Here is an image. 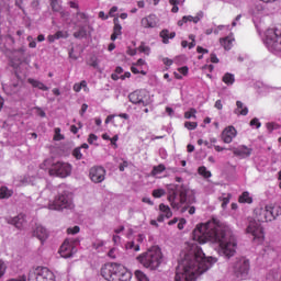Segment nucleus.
<instances>
[{
	"label": "nucleus",
	"mask_w": 281,
	"mask_h": 281,
	"mask_svg": "<svg viewBox=\"0 0 281 281\" xmlns=\"http://www.w3.org/2000/svg\"><path fill=\"white\" fill-rule=\"evenodd\" d=\"M217 260L214 257H205V252L198 244H188L180 252L175 280L196 281V278L210 271Z\"/></svg>",
	"instance_id": "nucleus-1"
},
{
	"label": "nucleus",
	"mask_w": 281,
	"mask_h": 281,
	"mask_svg": "<svg viewBox=\"0 0 281 281\" xmlns=\"http://www.w3.org/2000/svg\"><path fill=\"white\" fill-rule=\"evenodd\" d=\"M192 238L200 245H205L207 241L218 243L220 256H224L227 260L236 254V237L232 233V228L218 224L216 220L199 224L192 232Z\"/></svg>",
	"instance_id": "nucleus-2"
},
{
	"label": "nucleus",
	"mask_w": 281,
	"mask_h": 281,
	"mask_svg": "<svg viewBox=\"0 0 281 281\" xmlns=\"http://www.w3.org/2000/svg\"><path fill=\"white\" fill-rule=\"evenodd\" d=\"M256 214L259 212L258 222L256 220L250 221L246 232L252 234V240L256 245H262L265 243V228L261 223H268V221H276L278 216H281L280 205H267L265 209L255 210Z\"/></svg>",
	"instance_id": "nucleus-3"
},
{
	"label": "nucleus",
	"mask_w": 281,
	"mask_h": 281,
	"mask_svg": "<svg viewBox=\"0 0 281 281\" xmlns=\"http://www.w3.org/2000/svg\"><path fill=\"white\" fill-rule=\"evenodd\" d=\"M170 193L168 201L173 210H181V213L188 212L190 205L196 203V192L188 184H169ZM181 205H184L181 209Z\"/></svg>",
	"instance_id": "nucleus-4"
},
{
	"label": "nucleus",
	"mask_w": 281,
	"mask_h": 281,
	"mask_svg": "<svg viewBox=\"0 0 281 281\" xmlns=\"http://www.w3.org/2000/svg\"><path fill=\"white\" fill-rule=\"evenodd\" d=\"M101 276L108 281H131L133 273L124 266L115 262H108L101 268Z\"/></svg>",
	"instance_id": "nucleus-5"
},
{
	"label": "nucleus",
	"mask_w": 281,
	"mask_h": 281,
	"mask_svg": "<svg viewBox=\"0 0 281 281\" xmlns=\"http://www.w3.org/2000/svg\"><path fill=\"white\" fill-rule=\"evenodd\" d=\"M137 260L147 269L155 271L156 269H159V265L164 262V254H161V248H159V246H153L146 252L138 256Z\"/></svg>",
	"instance_id": "nucleus-6"
},
{
	"label": "nucleus",
	"mask_w": 281,
	"mask_h": 281,
	"mask_svg": "<svg viewBox=\"0 0 281 281\" xmlns=\"http://www.w3.org/2000/svg\"><path fill=\"white\" fill-rule=\"evenodd\" d=\"M47 166H52L48 169V175L50 177H59L60 179H67V177L71 176L72 167L68 162H56L54 164L52 159H46L42 165H40V168L42 170H45Z\"/></svg>",
	"instance_id": "nucleus-7"
},
{
	"label": "nucleus",
	"mask_w": 281,
	"mask_h": 281,
	"mask_svg": "<svg viewBox=\"0 0 281 281\" xmlns=\"http://www.w3.org/2000/svg\"><path fill=\"white\" fill-rule=\"evenodd\" d=\"M49 210H71L74 207V194L69 191H63L59 193L52 204H49Z\"/></svg>",
	"instance_id": "nucleus-8"
},
{
	"label": "nucleus",
	"mask_w": 281,
	"mask_h": 281,
	"mask_svg": "<svg viewBox=\"0 0 281 281\" xmlns=\"http://www.w3.org/2000/svg\"><path fill=\"white\" fill-rule=\"evenodd\" d=\"M263 43L268 47L269 52H281V31L278 29L267 30Z\"/></svg>",
	"instance_id": "nucleus-9"
},
{
	"label": "nucleus",
	"mask_w": 281,
	"mask_h": 281,
	"mask_svg": "<svg viewBox=\"0 0 281 281\" xmlns=\"http://www.w3.org/2000/svg\"><path fill=\"white\" fill-rule=\"evenodd\" d=\"M27 281H56V276L47 268H37L29 272Z\"/></svg>",
	"instance_id": "nucleus-10"
},
{
	"label": "nucleus",
	"mask_w": 281,
	"mask_h": 281,
	"mask_svg": "<svg viewBox=\"0 0 281 281\" xmlns=\"http://www.w3.org/2000/svg\"><path fill=\"white\" fill-rule=\"evenodd\" d=\"M249 259L240 258L237 259L233 266V272L237 280H247L249 276Z\"/></svg>",
	"instance_id": "nucleus-11"
},
{
	"label": "nucleus",
	"mask_w": 281,
	"mask_h": 281,
	"mask_svg": "<svg viewBox=\"0 0 281 281\" xmlns=\"http://www.w3.org/2000/svg\"><path fill=\"white\" fill-rule=\"evenodd\" d=\"M128 100L132 104H142L148 106L153 101L150 100V93L146 90H136L128 94Z\"/></svg>",
	"instance_id": "nucleus-12"
},
{
	"label": "nucleus",
	"mask_w": 281,
	"mask_h": 281,
	"mask_svg": "<svg viewBox=\"0 0 281 281\" xmlns=\"http://www.w3.org/2000/svg\"><path fill=\"white\" fill-rule=\"evenodd\" d=\"M106 176V170L103 167H92L90 169V179L93 183H102Z\"/></svg>",
	"instance_id": "nucleus-13"
},
{
	"label": "nucleus",
	"mask_w": 281,
	"mask_h": 281,
	"mask_svg": "<svg viewBox=\"0 0 281 281\" xmlns=\"http://www.w3.org/2000/svg\"><path fill=\"white\" fill-rule=\"evenodd\" d=\"M77 252L78 248L76 246H71V244H69V240L66 239L59 248V254L61 258H71Z\"/></svg>",
	"instance_id": "nucleus-14"
},
{
	"label": "nucleus",
	"mask_w": 281,
	"mask_h": 281,
	"mask_svg": "<svg viewBox=\"0 0 281 281\" xmlns=\"http://www.w3.org/2000/svg\"><path fill=\"white\" fill-rule=\"evenodd\" d=\"M236 137V128L234 126H228L222 132V139L224 144H232V139Z\"/></svg>",
	"instance_id": "nucleus-15"
},
{
	"label": "nucleus",
	"mask_w": 281,
	"mask_h": 281,
	"mask_svg": "<svg viewBox=\"0 0 281 281\" xmlns=\"http://www.w3.org/2000/svg\"><path fill=\"white\" fill-rule=\"evenodd\" d=\"M33 236L38 238L41 243H45L47 238H49V232H47V228H45L42 225L36 226V228L33 231Z\"/></svg>",
	"instance_id": "nucleus-16"
},
{
	"label": "nucleus",
	"mask_w": 281,
	"mask_h": 281,
	"mask_svg": "<svg viewBox=\"0 0 281 281\" xmlns=\"http://www.w3.org/2000/svg\"><path fill=\"white\" fill-rule=\"evenodd\" d=\"M249 14H251V16H254V19H260L265 14V4L255 3L249 9Z\"/></svg>",
	"instance_id": "nucleus-17"
},
{
	"label": "nucleus",
	"mask_w": 281,
	"mask_h": 281,
	"mask_svg": "<svg viewBox=\"0 0 281 281\" xmlns=\"http://www.w3.org/2000/svg\"><path fill=\"white\" fill-rule=\"evenodd\" d=\"M10 225H14V227H16V229H23V226L25 225V215L20 214L15 217H12L9 221Z\"/></svg>",
	"instance_id": "nucleus-18"
},
{
	"label": "nucleus",
	"mask_w": 281,
	"mask_h": 281,
	"mask_svg": "<svg viewBox=\"0 0 281 281\" xmlns=\"http://www.w3.org/2000/svg\"><path fill=\"white\" fill-rule=\"evenodd\" d=\"M160 38H162V43L165 45H168V43H170V38H175V36H177L176 32H171L168 29L162 30L159 33Z\"/></svg>",
	"instance_id": "nucleus-19"
},
{
	"label": "nucleus",
	"mask_w": 281,
	"mask_h": 281,
	"mask_svg": "<svg viewBox=\"0 0 281 281\" xmlns=\"http://www.w3.org/2000/svg\"><path fill=\"white\" fill-rule=\"evenodd\" d=\"M251 150L252 149L247 146H241L234 150V155L237 157H249V155H251Z\"/></svg>",
	"instance_id": "nucleus-20"
},
{
	"label": "nucleus",
	"mask_w": 281,
	"mask_h": 281,
	"mask_svg": "<svg viewBox=\"0 0 281 281\" xmlns=\"http://www.w3.org/2000/svg\"><path fill=\"white\" fill-rule=\"evenodd\" d=\"M236 106L237 109L234 110L235 115H247L249 113V109L245 106L243 101H237Z\"/></svg>",
	"instance_id": "nucleus-21"
},
{
	"label": "nucleus",
	"mask_w": 281,
	"mask_h": 281,
	"mask_svg": "<svg viewBox=\"0 0 281 281\" xmlns=\"http://www.w3.org/2000/svg\"><path fill=\"white\" fill-rule=\"evenodd\" d=\"M27 82H29V85H32V87H34V89H40L41 91H49V88L47 86H45L43 82H41L36 79L29 78Z\"/></svg>",
	"instance_id": "nucleus-22"
},
{
	"label": "nucleus",
	"mask_w": 281,
	"mask_h": 281,
	"mask_svg": "<svg viewBox=\"0 0 281 281\" xmlns=\"http://www.w3.org/2000/svg\"><path fill=\"white\" fill-rule=\"evenodd\" d=\"M143 27H157V21H155V15H149L148 18H144L140 21Z\"/></svg>",
	"instance_id": "nucleus-23"
},
{
	"label": "nucleus",
	"mask_w": 281,
	"mask_h": 281,
	"mask_svg": "<svg viewBox=\"0 0 281 281\" xmlns=\"http://www.w3.org/2000/svg\"><path fill=\"white\" fill-rule=\"evenodd\" d=\"M14 194V191L8 189V187L0 188V199H10Z\"/></svg>",
	"instance_id": "nucleus-24"
},
{
	"label": "nucleus",
	"mask_w": 281,
	"mask_h": 281,
	"mask_svg": "<svg viewBox=\"0 0 281 281\" xmlns=\"http://www.w3.org/2000/svg\"><path fill=\"white\" fill-rule=\"evenodd\" d=\"M159 210L165 214L166 218H172V211L170 210V206L161 203L159 205Z\"/></svg>",
	"instance_id": "nucleus-25"
},
{
	"label": "nucleus",
	"mask_w": 281,
	"mask_h": 281,
	"mask_svg": "<svg viewBox=\"0 0 281 281\" xmlns=\"http://www.w3.org/2000/svg\"><path fill=\"white\" fill-rule=\"evenodd\" d=\"M75 38H87V27L80 26L77 32L74 33Z\"/></svg>",
	"instance_id": "nucleus-26"
},
{
	"label": "nucleus",
	"mask_w": 281,
	"mask_h": 281,
	"mask_svg": "<svg viewBox=\"0 0 281 281\" xmlns=\"http://www.w3.org/2000/svg\"><path fill=\"white\" fill-rule=\"evenodd\" d=\"M220 44L226 52H229L232 49V40L229 37L220 38Z\"/></svg>",
	"instance_id": "nucleus-27"
},
{
	"label": "nucleus",
	"mask_w": 281,
	"mask_h": 281,
	"mask_svg": "<svg viewBox=\"0 0 281 281\" xmlns=\"http://www.w3.org/2000/svg\"><path fill=\"white\" fill-rule=\"evenodd\" d=\"M114 27H113V33L122 36V25L120 24V19L119 18H114Z\"/></svg>",
	"instance_id": "nucleus-28"
},
{
	"label": "nucleus",
	"mask_w": 281,
	"mask_h": 281,
	"mask_svg": "<svg viewBox=\"0 0 281 281\" xmlns=\"http://www.w3.org/2000/svg\"><path fill=\"white\" fill-rule=\"evenodd\" d=\"M223 82H225V85H233L234 82H236V79L234 78V75L226 72L223 78H222Z\"/></svg>",
	"instance_id": "nucleus-29"
},
{
	"label": "nucleus",
	"mask_w": 281,
	"mask_h": 281,
	"mask_svg": "<svg viewBox=\"0 0 281 281\" xmlns=\"http://www.w3.org/2000/svg\"><path fill=\"white\" fill-rule=\"evenodd\" d=\"M239 203H254V199H251V196H249V192L245 191L239 196Z\"/></svg>",
	"instance_id": "nucleus-30"
},
{
	"label": "nucleus",
	"mask_w": 281,
	"mask_h": 281,
	"mask_svg": "<svg viewBox=\"0 0 281 281\" xmlns=\"http://www.w3.org/2000/svg\"><path fill=\"white\" fill-rule=\"evenodd\" d=\"M198 172L199 175L204 177V179H210V177H212V172L207 171V168H205V166L199 167Z\"/></svg>",
	"instance_id": "nucleus-31"
},
{
	"label": "nucleus",
	"mask_w": 281,
	"mask_h": 281,
	"mask_svg": "<svg viewBox=\"0 0 281 281\" xmlns=\"http://www.w3.org/2000/svg\"><path fill=\"white\" fill-rule=\"evenodd\" d=\"M164 170H166L165 165L155 166L151 170V175H153V177H155L156 175H161V172H164Z\"/></svg>",
	"instance_id": "nucleus-32"
},
{
	"label": "nucleus",
	"mask_w": 281,
	"mask_h": 281,
	"mask_svg": "<svg viewBox=\"0 0 281 281\" xmlns=\"http://www.w3.org/2000/svg\"><path fill=\"white\" fill-rule=\"evenodd\" d=\"M135 278L138 280V281H150L148 279V277L140 270H136L135 271Z\"/></svg>",
	"instance_id": "nucleus-33"
},
{
	"label": "nucleus",
	"mask_w": 281,
	"mask_h": 281,
	"mask_svg": "<svg viewBox=\"0 0 281 281\" xmlns=\"http://www.w3.org/2000/svg\"><path fill=\"white\" fill-rule=\"evenodd\" d=\"M50 8L53 12H60V10H63V7L60 3H58V0H50Z\"/></svg>",
	"instance_id": "nucleus-34"
},
{
	"label": "nucleus",
	"mask_w": 281,
	"mask_h": 281,
	"mask_svg": "<svg viewBox=\"0 0 281 281\" xmlns=\"http://www.w3.org/2000/svg\"><path fill=\"white\" fill-rule=\"evenodd\" d=\"M82 147H76L74 150H72V157H75V159L77 160H80L82 159Z\"/></svg>",
	"instance_id": "nucleus-35"
},
{
	"label": "nucleus",
	"mask_w": 281,
	"mask_h": 281,
	"mask_svg": "<svg viewBox=\"0 0 281 281\" xmlns=\"http://www.w3.org/2000/svg\"><path fill=\"white\" fill-rule=\"evenodd\" d=\"M166 194V190L164 189H156L153 191V196H155V199H161V196H164Z\"/></svg>",
	"instance_id": "nucleus-36"
},
{
	"label": "nucleus",
	"mask_w": 281,
	"mask_h": 281,
	"mask_svg": "<svg viewBox=\"0 0 281 281\" xmlns=\"http://www.w3.org/2000/svg\"><path fill=\"white\" fill-rule=\"evenodd\" d=\"M55 37L57 38V41L59 38H69V33H67V31H57L55 33Z\"/></svg>",
	"instance_id": "nucleus-37"
},
{
	"label": "nucleus",
	"mask_w": 281,
	"mask_h": 281,
	"mask_svg": "<svg viewBox=\"0 0 281 281\" xmlns=\"http://www.w3.org/2000/svg\"><path fill=\"white\" fill-rule=\"evenodd\" d=\"M186 120H190V117H196V109L191 108L188 112L184 113Z\"/></svg>",
	"instance_id": "nucleus-38"
},
{
	"label": "nucleus",
	"mask_w": 281,
	"mask_h": 281,
	"mask_svg": "<svg viewBox=\"0 0 281 281\" xmlns=\"http://www.w3.org/2000/svg\"><path fill=\"white\" fill-rule=\"evenodd\" d=\"M267 128L269 133H273V131H278V128H280V125L277 123H267Z\"/></svg>",
	"instance_id": "nucleus-39"
},
{
	"label": "nucleus",
	"mask_w": 281,
	"mask_h": 281,
	"mask_svg": "<svg viewBox=\"0 0 281 281\" xmlns=\"http://www.w3.org/2000/svg\"><path fill=\"white\" fill-rule=\"evenodd\" d=\"M126 249H134V251H139V245L135 246V241H130L125 245Z\"/></svg>",
	"instance_id": "nucleus-40"
},
{
	"label": "nucleus",
	"mask_w": 281,
	"mask_h": 281,
	"mask_svg": "<svg viewBox=\"0 0 281 281\" xmlns=\"http://www.w3.org/2000/svg\"><path fill=\"white\" fill-rule=\"evenodd\" d=\"M139 52H142L143 54H146V56H148L150 54V48L146 45H144V42L140 44V46L138 47Z\"/></svg>",
	"instance_id": "nucleus-41"
},
{
	"label": "nucleus",
	"mask_w": 281,
	"mask_h": 281,
	"mask_svg": "<svg viewBox=\"0 0 281 281\" xmlns=\"http://www.w3.org/2000/svg\"><path fill=\"white\" fill-rule=\"evenodd\" d=\"M198 123L196 122H186L184 127L188 128L189 131H194L196 128Z\"/></svg>",
	"instance_id": "nucleus-42"
},
{
	"label": "nucleus",
	"mask_w": 281,
	"mask_h": 281,
	"mask_svg": "<svg viewBox=\"0 0 281 281\" xmlns=\"http://www.w3.org/2000/svg\"><path fill=\"white\" fill-rule=\"evenodd\" d=\"M66 240H68L71 247H78V245H80V238H68Z\"/></svg>",
	"instance_id": "nucleus-43"
},
{
	"label": "nucleus",
	"mask_w": 281,
	"mask_h": 281,
	"mask_svg": "<svg viewBox=\"0 0 281 281\" xmlns=\"http://www.w3.org/2000/svg\"><path fill=\"white\" fill-rule=\"evenodd\" d=\"M80 233V226H75V227H69L68 229H67V234H79Z\"/></svg>",
	"instance_id": "nucleus-44"
},
{
	"label": "nucleus",
	"mask_w": 281,
	"mask_h": 281,
	"mask_svg": "<svg viewBox=\"0 0 281 281\" xmlns=\"http://www.w3.org/2000/svg\"><path fill=\"white\" fill-rule=\"evenodd\" d=\"M250 126H256V128H260V126H262V124L260 123V121L258 120V117H255L250 121Z\"/></svg>",
	"instance_id": "nucleus-45"
},
{
	"label": "nucleus",
	"mask_w": 281,
	"mask_h": 281,
	"mask_svg": "<svg viewBox=\"0 0 281 281\" xmlns=\"http://www.w3.org/2000/svg\"><path fill=\"white\" fill-rule=\"evenodd\" d=\"M71 148H74L71 143H68L61 146V150H64V153H71Z\"/></svg>",
	"instance_id": "nucleus-46"
},
{
	"label": "nucleus",
	"mask_w": 281,
	"mask_h": 281,
	"mask_svg": "<svg viewBox=\"0 0 281 281\" xmlns=\"http://www.w3.org/2000/svg\"><path fill=\"white\" fill-rule=\"evenodd\" d=\"M5 263L2 260H0V278H3V276H5Z\"/></svg>",
	"instance_id": "nucleus-47"
},
{
	"label": "nucleus",
	"mask_w": 281,
	"mask_h": 281,
	"mask_svg": "<svg viewBox=\"0 0 281 281\" xmlns=\"http://www.w3.org/2000/svg\"><path fill=\"white\" fill-rule=\"evenodd\" d=\"M93 142H98V135L90 134L88 137V144H93Z\"/></svg>",
	"instance_id": "nucleus-48"
},
{
	"label": "nucleus",
	"mask_w": 281,
	"mask_h": 281,
	"mask_svg": "<svg viewBox=\"0 0 281 281\" xmlns=\"http://www.w3.org/2000/svg\"><path fill=\"white\" fill-rule=\"evenodd\" d=\"M117 139H120V136L117 135H114L112 138H110L111 145L114 146V148H117V144L115 143Z\"/></svg>",
	"instance_id": "nucleus-49"
},
{
	"label": "nucleus",
	"mask_w": 281,
	"mask_h": 281,
	"mask_svg": "<svg viewBox=\"0 0 281 281\" xmlns=\"http://www.w3.org/2000/svg\"><path fill=\"white\" fill-rule=\"evenodd\" d=\"M178 71H179V74H182V76H186L189 71V68H188V66H183V67L178 68Z\"/></svg>",
	"instance_id": "nucleus-50"
},
{
	"label": "nucleus",
	"mask_w": 281,
	"mask_h": 281,
	"mask_svg": "<svg viewBox=\"0 0 281 281\" xmlns=\"http://www.w3.org/2000/svg\"><path fill=\"white\" fill-rule=\"evenodd\" d=\"M125 168H128V161H123L122 164H120V166H119V170L121 171V172H124V169Z\"/></svg>",
	"instance_id": "nucleus-51"
},
{
	"label": "nucleus",
	"mask_w": 281,
	"mask_h": 281,
	"mask_svg": "<svg viewBox=\"0 0 281 281\" xmlns=\"http://www.w3.org/2000/svg\"><path fill=\"white\" fill-rule=\"evenodd\" d=\"M196 52L198 54H210V50L207 48H203L201 46H198Z\"/></svg>",
	"instance_id": "nucleus-52"
},
{
	"label": "nucleus",
	"mask_w": 281,
	"mask_h": 281,
	"mask_svg": "<svg viewBox=\"0 0 281 281\" xmlns=\"http://www.w3.org/2000/svg\"><path fill=\"white\" fill-rule=\"evenodd\" d=\"M89 109V105L87 103H83L81 105V110H80V115H85V113H87V110Z\"/></svg>",
	"instance_id": "nucleus-53"
},
{
	"label": "nucleus",
	"mask_w": 281,
	"mask_h": 281,
	"mask_svg": "<svg viewBox=\"0 0 281 281\" xmlns=\"http://www.w3.org/2000/svg\"><path fill=\"white\" fill-rule=\"evenodd\" d=\"M162 63H164V65H166L167 67H170L173 61H172V59L166 57V58L162 59Z\"/></svg>",
	"instance_id": "nucleus-54"
},
{
	"label": "nucleus",
	"mask_w": 281,
	"mask_h": 281,
	"mask_svg": "<svg viewBox=\"0 0 281 281\" xmlns=\"http://www.w3.org/2000/svg\"><path fill=\"white\" fill-rule=\"evenodd\" d=\"M186 218H181L180 222L178 223V229H183V227L186 226Z\"/></svg>",
	"instance_id": "nucleus-55"
},
{
	"label": "nucleus",
	"mask_w": 281,
	"mask_h": 281,
	"mask_svg": "<svg viewBox=\"0 0 281 281\" xmlns=\"http://www.w3.org/2000/svg\"><path fill=\"white\" fill-rule=\"evenodd\" d=\"M215 109H217L218 111H223V102L221 100H217L215 102Z\"/></svg>",
	"instance_id": "nucleus-56"
},
{
	"label": "nucleus",
	"mask_w": 281,
	"mask_h": 281,
	"mask_svg": "<svg viewBox=\"0 0 281 281\" xmlns=\"http://www.w3.org/2000/svg\"><path fill=\"white\" fill-rule=\"evenodd\" d=\"M32 8L37 10L38 5H41V0H33L31 3Z\"/></svg>",
	"instance_id": "nucleus-57"
},
{
	"label": "nucleus",
	"mask_w": 281,
	"mask_h": 281,
	"mask_svg": "<svg viewBox=\"0 0 281 281\" xmlns=\"http://www.w3.org/2000/svg\"><path fill=\"white\" fill-rule=\"evenodd\" d=\"M37 115L40 116V117H46V113H45V111H43L41 108H37Z\"/></svg>",
	"instance_id": "nucleus-58"
},
{
	"label": "nucleus",
	"mask_w": 281,
	"mask_h": 281,
	"mask_svg": "<svg viewBox=\"0 0 281 281\" xmlns=\"http://www.w3.org/2000/svg\"><path fill=\"white\" fill-rule=\"evenodd\" d=\"M211 63H215V64L218 63V57H216V54L214 53L211 54Z\"/></svg>",
	"instance_id": "nucleus-59"
},
{
	"label": "nucleus",
	"mask_w": 281,
	"mask_h": 281,
	"mask_svg": "<svg viewBox=\"0 0 281 281\" xmlns=\"http://www.w3.org/2000/svg\"><path fill=\"white\" fill-rule=\"evenodd\" d=\"M115 12H117V7H112L109 12L110 16H115Z\"/></svg>",
	"instance_id": "nucleus-60"
},
{
	"label": "nucleus",
	"mask_w": 281,
	"mask_h": 281,
	"mask_svg": "<svg viewBox=\"0 0 281 281\" xmlns=\"http://www.w3.org/2000/svg\"><path fill=\"white\" fill-rule=\"evenodd\" d=\"M90 67H93L94 69H98V59H91Z\"/></svg>",
	"instance_id": "nucleus-61"
},
{
	"label": "nucleus",
	"mask_w": 281,
	"mask_h": 281,
	"mask_svg": "<svg viewBox=\"0 0 281 281\" xmlns=\"http://www.w3.org/2000/svg\"><path fill=\"white\" fill-rule=\"evenodd\" d=\"M143 203H147L148 205H155L150 198H143Z\"/></svg>",
	"instance_id": "nucleus-62"
},
{
	"label": "nucleus",
	"mask_w": 281,
	"mask_h": 281,
	"mask_svg": "<svg viewBox=\"0 0 281 281\" xmlns=\"http://www.w3.org/2000/svg\"><path fill=\"white\" fill-rule=\"evenodd\" d=\"M70 131L74 135H78V127L76 125H71Z\"/></svg>",
	"instance_id": "nucleus-63"
},
{
	"label": "nucleus",
	"mask_w": 281,
	"mask_h": 281,
	"mask_svg": "<svg viewBox=\"0 0 281 281\" xmlns=\"http://www.w3.org/2000/svg\"><path fill=\"white\" fill-rule=\"evenodd\" d=\"M121 80H126V78H131V72L130 71H126L124 75H122L121 77Z\"/></svg>",
	"instance_id": "nucleus-64"
}]
</instances>
